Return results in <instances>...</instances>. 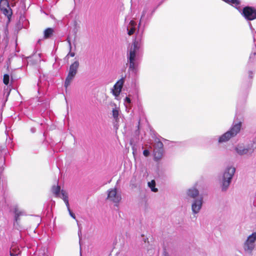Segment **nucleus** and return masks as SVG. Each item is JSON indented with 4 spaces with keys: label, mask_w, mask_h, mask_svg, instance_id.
I'll return each instance as SVG.
<instances>
[{
    "label": "nucleus",
    "mask_w": 256,
    "mask_h": 256,
    "mask_svg": "<svg viewBox=\"0 0 256 256\" xmlns=\"http://www.w3.org/2000/svg\"><path fill=\"white\" fill-rule=\"evenodd\" d=\"M136 66L137 65H130L129 70L132 71L134 72H136L135 71L137 68Z\"/></svg>",
    "instance_id": "24"
},
{
    "label": "nucleus",
    "mask_w": 256,
    "mask_h": 256,
    "mask_svg": "<svg viewBox=\"0 0 256 256\" xmlns=\"http://www.w3.org/2000/svg\"><path fill=\"white\" fill-rule=\"evenodd\" d=\"M30 130L31 132H32V133H34L36 130V129L34 128H32L31 129H30Z\"/></svg>",
    "instance_id": "31"
},
{
    "label": "nucleus",
    "mask_w": 256,
    "mask_h": 256,
    "mask_svg": "<svg viewBox=\"0 0 256 256\" xmlns=\"http://www.w3.org/2000/svg\"><path fill=\"white\" fill-rule=\"evenodd\" d=\"M256 146L254 143H250L246 146L243 144H239L235 147L234 150L238 154L243 156L252 154Z\"/></svg>",
    "instance_id": "5"
},
{
    "label": "nucleus",
    "mask_w": 256,
    "mask_h": 256,
    "mask_svg": "<svg viewBox=\"0 0 256 256\" xmlns=\"http://www.w3.org/2000/svg\"><path fill=\"white\" fill-rule=\"evenodd\" d=\"M14 221L17 224L20 220V216L26 214L24 211L19 210L17 207L14 208Z\"/></svg>",
    "instance_id": "13"
},
{
    "label": "nucleus",
    "mask_w": 256,
    "mask_h": 256,
    "mask_svg": "<svg viewBox=\"0 0 256 256\" xmlns=\"http://www.w3.org/2000/svg\"><path fill=\"white\" fill-rule=\"evenodd\" d=\"M242 124V122H234L230 130L220 136L218 142L222 143L226 142L230 138L235 136L240 132Z\"/></svg>",
    "instance_id": "2"
},
{
    "label": "nucleus",
    "mask_w": 256,
    "mask_h": 256,
    "mask_svg": "<svg viewBox=\"0 0 256 256\" xmlns=\"http://www.w3.org/2000/svg\"><path fill=\"white\" fill-rule=\"evenodd\" d=\"M187 195L190 198H195L199 194L198 190L194 188H192L187 190Z\"/></svg>",
    "instance_id": "14"
},
{
    "label": "nucleus",
    "mask_w": 256,
    "mask_h": 256,
    "mask_svg": "<svg viewBox=\"0 0 256 256\" xmlns=\"http://www.w3.org/2000/svg\"><path fill=\"white\" fill-rule=\"evenodd\" d=\"M124 82V78H122L114 85L113 88L112 89V93L115 96L117 97L120 96Z\"/></svg>",
    "instance_id": "11"
},
{
    "label": "nucleus",
    "mask_w": 256,
    "mask_h": 256,
    "mask_svg": "<svg viewBox=\"0 0 256 256\" xmlns=\"http://www.w3.org/2000/svg\"><path fill=\"white\" fill-rule=\"evenodd\" d=\"M112 116L116 122H117L118 120V116H119V112H120V109L116 107L114 108H113L112 110Z\"/></svg>",
    "instance_id": "19"
},
{
    "label": "nucleus",
    "mask_w": 256,
    "mask_h": 256,
    "mask_svg": "<svg viewBox=\"0 0 256 256\" xmlns=\"http://www.w3.org/2000/svg\"><path fill=\"white\" fill-rule=\"evenodd\" d=\"M163 144L158 140H155V143L154 145V158L155 160L158 161L160 160L163 156L164 149Z\"/></svg>",
    "instance_id": "7"
},
{
    "label": "nucleus",
    "mask_w": 256,
    "mask_h": 256,
    "mask_svg": "<svg viewBox=\"0 0 256 256\" xmlns=\"http://www.w3.org/2000/svg\"><path fill=\"white\" fill-rule=\"evenodd\" d=\"M18 255L17 254H14L12 252H10V256H16Z\"/></svg>",
    "instance_id": "30"
},
{
    "label": "nucleus",
    "mask_w": 256,
    "mask_h": 256,
    "mask_svg": "<svg viewBox=\"0 0 256 256\" xmlns=\"http://www.w3.org/2000/svg\"><path fill=\"white\" fill-rule=\"evenodd\" d=\"M235 172L236 168L232 166H228L224 169L220 180L222 191L225 192L228 189Z\"/></svg>",
    "instance_id": "1"
},
{
    "label": "nucleus",
    "mask_w": 256,
    "mask_h": 256,
    "mask_svg": "<svg viewBox=\"0 0 256 256\" xmlns=\"http://www.w3.org/2000/svg\"><path fill=\"white\" fill-rule=\"evenodd\" d=\"M77 222H78V221H77ZM78 229H79L78 234V236L80 238H80H81V236H82V233H81L82 227L80 226V225L78 224Z\"/></svg>",
    "instance_id": "25"
},
{
    "label": "nucleus",
    "mask_w": 256,
    "mask_h": 256,
    "mask_svg": "<svg viewBox=\"0 0 256 256\" xmlns=\"http://www.w3.org/2000/svg\"><path fill=\"white\" fill-rule=\"evenodd\" d=\"M73 64H78L76 62H74Z\"/></svg>",
    "instance_id": "34"
},
{
    "label": "nucleus",
    "mask_w": 256,
    "mask_h": 256,
    "mask_svg": "<svg viewBox=\"0 0 256 256\" xmlns=\"http://www.w3.org/2000/svg\"><path fill=\"white\" fill-rule=\"evenodd\" d=\"M107 200L118 204L121 200V196L117 192L116 188H112L108 190Z\"/></svg>",
    "instance_id": "8"
},
{
    "label": "nucleus",
    "mask_w": 256,
    "mask_h": 256,
    "mask_svg": "<svg viewBox=\"0 0 256 256\" xmlns=\"http://www.w3.org/2000/svg\"><path fill=\"white\" fill-rule=\"evenodd\" d=\"M242 14L246 20H253L256 18V10L252 7H246L243 9Z\"/></svg>",
    "instance_id": "9"
},
{
    "label": "nucleus",
    "mask_w": 256,
    "mask_h": 256,
    "mask_svg": "<svg viewBox=\"0 0 256 256\" xmlns=\"http://www.w3.org/2000/svg\"><path fill=\"white\" fill-rule=\"evenodd\" d=\"M0 10L8 18H10L12 15V10L10 6L5 8H2Z\"/></svg>",
    "instance_id": "17"
},
{
    "label": "nucleus",
    "mask_w": 256,
    "mask_h": 256,
    "mask_svg": "<svg viewBox=\"0 0 256 256\" xmlns=\"http://www.w3.org/2000/svg\"><path fill=\"white\" fill-rule=\"evenodd\" d=\"M130 25L131 28L130 29L128 28V34L131 36L134 33L135 30V22L133 20H131L130 22Z\"/></svg>",
    "instance_id": "20"
},
{
    "label": "nucleus",
    "mask_w": 256,
    "mask_h": 256,
    "mask_svg": "<svg viewBox=\"0 0 256 256\" xmlns=\"http://www.w3.org/2000/svg\"><path fill=\"white\" fill-rule=\"evenodd\" d=\"M131 100L129 97H126L124 99V104H126V103H128V104H130Z\"/></svg>",
    "instance_id": "26"
},
{
    "label": "nucleus",
    "mask_w": 256,
    "mask_h": 256,
    "mask_svg": "<svg viewBox=\"0 0 256 256\" xmlns=\"http://www.w3.org/2000/svg\"><path fill=\"white\" fill-rule=\"evenodd\" d=\"M54 32V30L52 28H48L44 31V38H48L50 37Z\"/></svg>",
    "instance_id": "18"
},
{
    "label": "nucleus",
    "mask_w": 256,
    "mask_h": 256,
    "mask_svg": "<svg viewBox=\"0 0 256 256\" xmlns=\"http://www.w3.org/2000/svg\"><path fill=\"white\" fill-rule=\"evenodd\" d=\"M62 199L66 206L69 212L70 216L73 218L76 219L75 214L71 211L70 208L68 194L66 192V191L62 190Z\"/></svg>",
    "instance_id": "12"
},
{
    "label": "nucleus",
    "mask_w": 256,
    "mask_h": 256,
    "mask_svg": "<svg viewBox=\"0 0 256 256\" xmlns=\"http://www.w3.org/2000/svg\"><path fill=\"white\" fill-rule=\"evenodd\" d=\"M256 232L250 235L243 244L242 248L245 254L252 256L256 248Z\"/></svg>",
    "instance_id": "3"
},
{
    "label": "nucleus",
    "mask_w": 256,
    "mask_h": 256,
    "mask_svg": "<svg viewBox=\"0 0 256 256\" xmlns=\"http://www.w3.org/2000/svg\"><path fill=\"white\" fill-rule=\"evenodd\" d=\"M78 65H70L68 74L66 78L64 87L67 88L75 77L78 70Z\"/></svg>",
    "instance_id": "6"
},
{
    "label": "nucleus",
    "mask_w": 256,
    "mask_h": 256,
    "mask_svg": "<svg viewBox=\"0 0 256 256\" xmlns=\"http://www.w3.org/2000/svg\"><path fill=\"white\" fill-rule=\"evenodd\" d=\"M74 52H70L68 55L66 56V58H68L70 56L74 57Z\"/></svg>",
    "instance_id": "28"
},
{
    "label": "nucleus",
    "mask_w": 256,
    "mask_h": 256,
    "mask_svg": "<svg viewBox=\"0 0 256 256\" xmlns=\"http://www.w3.org/2000/svg\"><path fill=\"white\" fill-rule=\"evenodd\" d=\"M148 186L150 188L152 192H157L158 191V188H155L156 182L154 180H152L150 182H149Z\"/></svg>",
    "instance_id": "21"
},
{
    "label": "nucleus",
    "mask_w": 256,
    "mask_h": 256,
    "mask_svg": "<svg viewBox=\"0 0 256 256\" xmlns=\"http://www.w3.org/2000/svg\"><path fill=\"white\" fill-rule=\"evenodd\" d=\"M203 198L202 197L195 198L192 204V210L194 214H198L202 207Z\"/></svg>",
    "instance_id": "10"
},
{
    "label": "nucleus",
    "mask_w": 256,
    "mask_h": 256,
    "mask_svg": "<svg viewBox=\"0 0 256 256\" xmlns=\"http://www.w3.org/2000/svg\"><path fill=\"white\" fill-rule=\"evenodd\" d=\"M9 4L7 0H0V8H5L9 6Z\"/></svg>",
    "instance_id": "22"
},
{
    "label": "nucleus",
    "mask_w": 256,
    "mask_h": 256,
    "mask_svg": "<svg viewBox=\"0 0 256 256\" xmlns=\"http://www.w3.org/2000/svg\"><path fill=\"white\" fill-rule=\"evenodd\" d=\"M142 46V38L135 40L128 50V58L130 64H134L137 52Z\"/></svg>",
    "instance_id": "4"
},
{
    "label": "nucleus",
    "mask_w": 256,
    "mask_h": 256,
    "mask_svg": "<svg viewBox=\"0 0 256 256\" xmlns=\"http://www.w3.org/2000/svg\"><path fill=\"white\" fill-rule=\"evenodd\" d=\"M143 154L145 156H148L150 154V152L148 150H145L143 152Z\"/></svg>",
    "instance_id": "27"
},
{
    "label": "nucleus",
    "mask_w": 256,
    "mask_h": 256,
    "mask_svg": "<svg viewBox=\"0 0 256 256\" xmlns=\"http://www.w3.org/2000/svg\"><path fill=\"white\" fill-rule=\"evenodd\" d=\"M223 1L230 4L234 6L239 11H240V0H222Z\"/></svg>",
    "instance_id": "16"
},
{
    "label": "nucleus",
    "mask_w": 256,
    "mask_h": 256,
    "mask_svg": "<svg viewBox=\"0 0 256 256\" xmlns=\"http://www.w3.org/2000/svg\"><path fill=\"white\" fill-rule=\"evenodd\" d=\"M144 14H145V12L144 11L143 12H142V17H141V19H140V22H141L142 19L144 16Z\"/></svg>",
    "instance_id": "32"
},
{
    "label": "nucleus",
    "mask_w": 256,
    "mask_h": 256,
    "mask_svg": "<svg viewBox=\"0 0 256 256\" xmlns=\"http://www.w3.org/2000/svg\"><path fill=\"white\" fill-rule=\"evenodd\" d=\"M249 77L250 79L253 78L252 72L251 71L249 72Z\"/></svg>",
    "instance_id": "29"
},
{
    "label": "nucleus",
    "mask_w": 256,
    "mask_h": 256,
    "mask_svg": "<svg viewBox=\"0 0 256 256\" xmlns=\"http://www.w3.org/2000/svg\"><path fill=\"white\" fill-rule=\"evenodd\" d=\"M52 193L54 194L56 197L60 198H62V192L63 190L60 191V187L59 186H54L52 187Z\"/></svg>",
    "instance_id": "15"
},
{
    "label": "nucleus",
    "mask_w": 256,
    "mask_h": 256,
    "mask_svg": "<svg viewBox=\"0 0 256 256\" xmlns=\"http://www.w3.org/2000/svg\"><path fill=\"white\" fill-rule=\"evenodd\" d=\"M68 44H69V46H70V50L72 48V45H71V43H70V40H68Z\"/></svg>",
    "instance_id": "33"
},
{
    "label": "nucleus",
    "mask_w": 256,
    "mask_h": 256,
    "mask_svg": "<svg viewBox=\"0 0 256 256\" xmlns=\"http://www.w3.org/2000/svg\"><path fill=\"white\" fill-rule=\"evenodd\" d=\"M10 81V76L8 74L4 76L3 82L6 85H8Z\"/></svg>",
    "instance_id": "23"
}]
</instances>
